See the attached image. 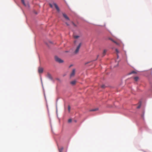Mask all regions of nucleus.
I'll return each mask as SVG.
<instances>
[{"instance_id":"1","label":"nucleus","mask_w":152,"mask_h":152,"mask_svg":"<svg viewBox=\"0 0 152 152\" xmlns=\"http://www.w3.org/2000/svg\"><path fill=\"white\" fill-rule=\"evenodd\" d=\"M55 58L56 61L59 63H62L64 62V61L63 60L57 56H55Z\"/></svg>"},{"instance_id":"2","label":"nucleus","mask_w":152,"mask_h":152,"mask_svg":"<svg viewBox=\"0 0 152 152\" xmlns=\"http://www.w3.org/2000/svg\"><path fill=\"white\" fill-rule=\"evenodd\" d=\"M81 43H80L77 47L76 50L74 52V53L75 54H77L79 52V50L81 46Z\"/></svg>"},{"instance_id":"3","label":"nucleus","mask_w":152,"mask_h":152,"mask_svg":"<svg viewBox=\"0 0 152 152\" xmlns=\"http://www.w3.org/2000/svg\"><path fill=\"white\" fill-rule=\"evenodd\" d=\"M38 72L39 73H42L43 72V68L39 67L38 69Z\"/></svg>"},{"instance_id":"4","label":"nucleus","mask_w":152,"mask_h":152,"mask_svg":"<svg viewBox=\"0 0 152 152\" xmlns=\"http://www.w3.org/2000/svg\"><path fill=\"white\" fill-rule=\"evenodd\" d=\"M47 76L49 79L51 80H53V78L51 76V75L49 73H48L47 74Z\"/></svg>"},{"instance_id":"5","label":"nucleus","mask_w":152,"mask_h":152,"mask_svg":"<svg viewBox=\"0 0 152 152\" xmlns=\"http://www.w3.org/2000/svg\"><path fill=\"white\" fill-rule=\"evenodd\" d=\"M75 73V69H73L72 73L70 74V77H72L74 76Z\"/></svg>"},{"instance_id":"6","label":"nucleus","mask_w":152,"mask_h":152,"mask_svg":"<svg viewBox=\"0 0 152 152\" xmlns=\"http://www.w3.org/2000/svg\"><path fill=\"white\" fill-rule=\"evenodd\" d=\"M63 15L64 17L67 20H69V18L67 16V15L65 13H63Z\"/></svg>"},{"instance_id":"7","label":"nucleus","mask_w":152,"mask_h":152,"mask_svg":"<svg viewBox=\"0 0 152 152\" xmlns=\"http://www.w3.org/2000/svg\"><path fill=\"white\" fill-rule=\"evenodd\" d=\"M21 1L25 7H27V6H28V3L27 4H25L24 0H21Z\"/></svg>"},{"instance_id":"8","label":"nucleus","mask_w":152,"mask_h":152,"mask_svg":"<svg viewBox=\"0 0 152 152\" xmlns=\"http://www.w3.org/2000/svg\"><path fill=\"white\" fill-rule=\"evenodd\" d=\"M54 5L56 8L58 12L59 11H60L56 3H54Z\"/></svg>"},{"instance_id":"9","label":"nucleus","mask_w":152,"mask_h":152,"mask_svg":"<svg viewBox=\"0 0 152 152\" xmlns=\"http://www.w3.org/2000/svg\"><path fill=\"white\" fill-rule=\"evenodd\" d=\"M107 51V50L106 49L104 50L103 52L102 53V56H104L106 55V53Z\"/></svg>"},{"instance_id":"10","label":"nucleus","mask_w":152,"mask_h":152,"mask_svg":"<svg viewBox=\"0 0 152 152\" xmlns=\"http://www.w3.org/2000/svg\"><path fill=\"white\" fill-rule=\"evenodd\" d=\"M110 39L111 40V41H112L113 42L115 43L117 45H119V43L117 42H116L113 39L110 38Z\"/></svg>"},{"instance_id":"11","label":"nucleus","mask_w":152,"mask_h":152,"mask_svg":"<svg viewBox=\"0 0 152 152\" xmlns=\"http://www.w3.org/2000/svg\"><path fill=\"white\" fill-rule=\"evenodd\" d=\"M76 81L75 80H73L71 82L70 84L72 85H74L75 84Z\"/></svg>"},{"instance_id":"12","label":"nucleus","mask_w":152,"mask_h":152,"mask_svg":"<svg viewBox=\"0 0 152 152\" xmlns=\"http://www.w3.org/2000/svg\"><path fill=\"white\" fill-rule=\"evenodd\" d=\"M134 80L135 81H137L139 80V77H135L134 78Z\"/></svg>"},{"instance_id":"13","label":"nucleus","mask_w":152,"mask_h":152,"mask_svg":"<svg viewBox=\"0 0 152 152\" xmlns=\"http://www.w3.org/2000/svg\"><path fill=\"white\" fill-rule=\"evenodd\" d=\"M63 149V147H61L60 148H58V150L60 152H62Z\"/></svg>"},{"instance_id":"14","label":"nucleus","mask_w":152,"mask_h":152,"mask_svg":"<svg viewBox=\"0 0 152 152\" xmlns=\"http://www.w3.org/2000/svg\"><path fill=\"white\" fill-rule=\"evenodd\" d=\"M98 110V108H96L94 109L91 110H90V111H96Z\"/></svg>"},{"instance_id":"15","label":"nucleus","mask_w":152,"mask_h":152,"mask_svg":"<svg viewBox=\"0 0 152 152\" xmlns=\"http://www.w3.org/2000/svg\"><path fill=\"white\" fill-rule=\"evenodd\" d=\"M74 37L75 39H77L79 37V36L77 35L74 36Z\"/></svg>"},{"instance_id":"16","label":"nucleus","mask_w":152,"mask_h":152,"mask_svg":"<svg viewBox=\"0 0 152 152\" xmlns=\"http://www.w3.org/2000/svg\"><path fill=\"white\" fill-rule=\"evenodd\" d=\"M141 105V102H140V104L137 107V109H139Z\"/></svg>"},{"instance_id":"17","label":"nucleus","mask_w":152,"mask_h":152,"mask_svg":"<svg viewBox=\"0 0 152 152\" xmlns=\"http://www.w3.org/2000/svg\"><path fill=\"white\" fill-rule=\"evenodd\" d=\"M136 73V72H135V71H132L131 72H130V73H129V74H133V73Z\"/></svg>"},{"instance_id":"18","label":"nucleus","mask_w":152,"mask_h":152,"mask_svg":"<svg viewBox=\"0 0 152 152\" xmlns=\"http://www.w3.org/2000/svg\"><path fill=\"white\" fill-rule=\"evenodd\" d=\"M70 108H71V107H70V106L69 105H68V110L69 112H70Z\"/></svg>"},{"instance_id":"19","label":"nucleus","mask_w":152,"mask_h":152,"mask_svg":"<svg viewBox=\"0 0 152 152\" xmlns=\"http://www.w3.org/2000/svg\"><path fill=\"white\" fill-rule=\"evenodd\" d=\"M72 119H69L68 120V122L69 123H70L72 122Z\"/></svg>"},{"instance_id":"20","label":"nucleus","mask_w":152,"mask_h":152,"mask_svg":"<svg viewBox=\"0 0 152 152\" xmlns=\"http://www.w3.org/2000/svg\"><path fill=\"white\" fill-rule=\"evenodd\" d=\"M101 87L102 88H105V86L104 85H102L101 86Z\"/></svg>"},{"instance_id":"21","label":"nucleus","mask_w":152,"mask_h":152,"mask_svg":"<svg viewBox=\"0 0 152 152\" xmlns=\"http://www.w3.org/2000/svg\"><path fill=\"white\" fill-rule=\"evenodd\" d=\"M115 51L117 52V53H119V51L117 49H115Z\"/></svg>"},{"instance_id":"22","label":"nucleus","mask_w":152,"mask_h":152,"mask_svg":"<svg viewBox=\"0 0 152 152\" xmlns=\"http://www.w3.org/2000/svg\"><path fill=\"white\" fill-rule=\"evenodd\" d=\"M49 5L51 7H52L53 6H52V5L51 4H49Z\"/></svg>"},{"instance_id":"23","label":"nucleus","mask_w":152,"mask_h":152,"mask_svg":"<svg viewBox=\"0 0 152 152\" xmlns=\"http://www.w3.org/2000/svg\"><path fill=\"white\" fill-rule=\"evenodd\" d=\"M72 24L74 26H76V25L74 23L72 22Z\"/></svg>"},{"instance_id":"24","label":"nucleus","mask_w":152,"mask_h":152,"mask_svg":"<svg viewBox=\"0 0 152 152\" xmlns=\"http://www.w3.org/2000/svg\"><path fill=\"white\" fill-rule=\"evenodd\" d=\"M66 24L67 26H69V24L67 23H66Z\"/></svg>"},{"instance_id":"25","label":"nucleus","mask_w":152,"mask_h":152,"mask_svg":"<svg viewBox=\"0 0 152 152\" xmlns=\"http://www.w3.org/2000/svg\"><path fill=\"white\" fill-rule=\"evenodd\" d=\"M88 63H86L85 64H87Z\"/></svg>"},{"instance_id":"26","label":"nucleus","mask_w":152,"mask_h":152,"mask_svg":"<svg viewBox=\"0 0 152 152\" xmlns=\"http://www.w3.org/2000/svg\"><path fill=\"white\" fill-rule=\"evenodd\" d=\"M98 56H98H98H97V58H97H98Z\"/></svg>"},{"instance_id":"27","label":"nucleus","mask_w":152,"mask_h":152,"mask_svg":"<svg viewBox=\"0 0 152 152\" xmlns=\"http://www.w3.org/2000/svg\"><path fill=\"white\" fill-rule=\"evenodd\" d=\"M117 55L118 57V55L117 54Z\"/></svg>"},{"instance_id":"28","label":"nucleus","mask_w":152,"mask_h":152,"mask_svg":"<svg viewBox=\"0 0 152 152\" xmlns=\"http://www.w3.org/2000/svg\"><path fill=\"white\" fill-rule=\"evenodd\" d=\"M75 122H76V121H75Z\"/></svg>"}]
</instances>
